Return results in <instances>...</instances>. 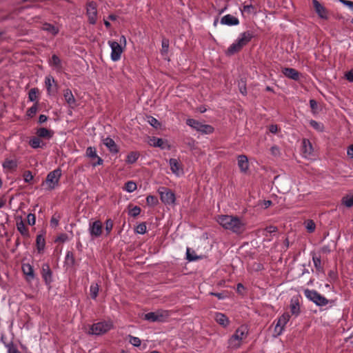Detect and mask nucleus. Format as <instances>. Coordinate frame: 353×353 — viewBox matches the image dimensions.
Returning a JSON list of instances; mask_svg holds the SVG:
<instances>
[{
    "label": "nucleus",
    "instance_id": "f3484780",
    "mask_svg": "<svg viewBox=\"0 0 353 353\" xmlns=\"http://www.w3.org/2000/svg\"><path fill=\"white\" fill-rule=\"evenodd\" d=\"M169 164L170 166V170L173 174L176 176H179L183 173V168L181 165L180 164L179 160L176 159H170L169 160Z\"/></svg>",
    "mask_w": 353,
    "mask_h": 353
},
{
    "label": "nucleus",
    "instance_id": "aec40b11",
    "mask_svg": "<svg viewBox=\"0 0 353 353\" xmlns=\"http://www.w3.org/2000/svg\"><path fill=\"white\" fill-rule=\"evenodd\" d=\"M221 23L229 26H237L239 24V20L231 14H226L221 19Z\"/></svg>",
    "mask_w": 353,
    "mask_h": 353
},
{
    "label": "nucleus",
    "instance_id": "423d86ee",
    "mask_svg": "<svg viewBox=\"0 0 353 353\" xmlns=\"http://www.w3.org/2000/svg\"><path fill=\"white\" fill-rule=\"evenodd\" d=\"M169 316L167 311L157 310L151 312L144 315L143 319L149 322H165Z\"/></svg>",
    "mask_w": 353,
    "mask_h": 353
},
{
    "label": "nucleus",
    "instance_id": "09e8293b",
    "mask_svg": "<svg viewBox=\"0 0 353 353\" xmlns=\"http://www.w3.org/2000/svg\"><path fill=\"white\" fill-rule=\"evenodd\" d=\"M37 110L38 103L37 102L34 103V104L27 110V116L29 117H32L34 115L36 114Z\"/></svg>",
    "mask_w": 353,
    "mask_h": 353
},
{
    "label": "nucleus",
    "instance_id": "a19ab883",
    "mask_svg": "<svg viewBox=\"0 0 353 353\" xmlns=\"http://www.w3.org/2000/svg\"><path fill=\"white\" fill-rule=\"evenodd\" d=\"M239 90L240 92L245 96L247 94V88H246V81L241 79L238 82Z\"/></svg>",
    "mask_w": 353,
    "mask_h": 353
},
{
    "label": "nucleus",
    "instance_id": "c03bdc74",
    "mask_svg": "<svg viewBox=\"0 0 353 353\" xmlns=\"http://www.w3.org/2000/svg\"><path fill=\"white\" fill-rule=\"evenodd\" d=\"M129 343L134 347H139L141 344V341L139 337L128 335Z\"/></svg>",
    "mask_w": 353,
    "mask_h": 353
},
{
    "label": "nucleus",
    "instance_id": "bf43d9fd",
    "mask_svg": "<svg viewBox=\"0 0 353 353\" xmlns=\"http://www.w3.org/2000/svg\"><path fill=\"white\" fill-rule=\"evenodd\" d=\"M303 143L304 147V152L310 154L312 152V145L310 142L308 140L304 139Z\"/></svg>",
    "mask_w": 353,
    "mask_h": 353
},
{
    "label": "nucleus",
    "instance_id": "6e6552de",
    "mask_svg": "<svg viewBox=\"0 0 353 353\" xmlns=\"http://www.w3.org/2000/svg\"><path fill=\"white\" fill-rule=\"evenodd\" d=\"M112 327L110 322L101 321L94 323L90 327V333L95 335H101L106 333Z\"/></svg>",
    "mask_w": 353,
    "mask_h": 353
},
{
    "label": "nucleus",
    "instance_id": "5701e85b",
    "mask_svg": "<svg viewBox=\"0 0 353 353\" xmlns=\"http://www.w3.org/2000/svg\"><path fill=\"white\" fill-rule=\"evenodd\" d=\"M103 142L111 153L117 154L119 152V148L112 139L106 137Z\"/></svg>",
    "mask_w": 353,
    "mask_h": 353
},
{
    "label": "nucleus",
    "instance_id": "473e14b6",
    "mask_svg": "<svg viewBox=\"0 0 353 353\" xmlns=\"http://www.w3.org/2000/svg\"><path fill=\"white\" fill-rule=\"evenodd\" d=\"M342 203L347 208L353 206V194H349L342 198Z\"/></svg>",
    "mask_w": 353,
    "mask_h": 353
},
{
    "label": "nucleus",
    "instance_id": "2eb2a0df",
    "mask_svg": "<svg viewBox=\"0 0 353 353\" xmlns=\"http://www.w3.org/2000/svg\"><path fill=\"white\" fill-rule=\"evenodd\" d=\"M290 312L295 317L298 316L301 313L299 296L296 295L291 298L290 304Z\"/></svg>",
    "mask_w": 353,
    "mask_h": 353
},
{
    "label": "nucleus",
    "instance_id": "20e7f679",
    "mask_svg": "<svg viewBox=\"0 0 353 353\" xmlns=\"http://www.w3.org/2000/svg\"><path fill=\"white\" fill-rule=\"evenodd\" d=\"M305 297L317 306H325L330 301L314 290L305 289L303 292Z\"/></svg>",
    "mask_w": 353,
    "mask_h": 353
},
{
    "label": "nucleus",
    "instance_id": "4be33fe9",
    "mask_svg": "<svg viewBox=\"0 0 353 353\" xmlns=\"http://www.w3.org/2000/svg\"><path fill=\"white\" fill-rule=\"evenodd\" d=\"M49 65L56 69L57 71H61L63 69L62 61L57 54H52L49 59Z\"/></svg>",
    "mask_w": 353,
    "mask_h": 353
},
{
    "label": "nucleus",
    "instance_id": "58836bf2",
    "mask_svg": "<svg viewBox=\"0 0 353 353\" xmlns=\"http://www.w3.org/2000/svg\"><path fill=\"white\" fill-rule=\"evenodd\" d=\"M137 189V184L132 181H129L125 183L124 190L128 192H132Z\"/></svg>",
    "mask_w": 353,
    "mask_h": 353
},
{
    "label": "nucleus",
    "instance_id": "c756f323",
    "mask_svg": "<svg viewBox=\"0 0 353 353\" xmlns=\"http://www.w3.org/2000/svg\"><path fill=\"white\" fill-rule=\"evenodd\" d=\"M140 154L138 152H130L126 157L125 162L128 164L134 163L139 159Z\"/></svg>",
    "mask_w": 353,
    "mask_h": 353
},
{
    "label": "nucleus",
    "instance_id": "69168bd1",
    "mask_svg": "<svg viewBox=\"0 0 353 353\" xmlns=\"http://www.w3.org/2000/svg\"><path fill=\"white\" fill-rule=\"evenodd\" d=\"M339 1L353 11V1L349 0H339Z\"/></svg>",
    "mask_w": 353,
    "mask_h": 353
},
{
    "label": "nucleus",
    "instance_id": "052dcab7",
    "mask_svg": "<svg viewBox=\"0 0 353 353\" xmlns=\"http://www.w3.org/2000/svg\"><path fill=\"white\" fill-rule=\"evenodd\" d=\"M310 106L312 110V112L315 114L317 113L318 105L317 102L314 99L310 100Z\"/></svg>",
    "mask_w": 353,
    "mask_h": 353
},
{
    "label": "nucleus",
    "instance_id": "ea45409f",
    "mask_svg": "<svg viewBox=\"0 0 353 353\" xmlns=\"http://www.w3.org/2000/svg\"><path fill=\"white\" fill-rule=\"evenodd\" d=\"M85 154L90 159H95L96 157H98V155L97 154V150L92 146L87 148Z\"/></svg>",
    "mask_w": 353,
    "mask_h": 353
},
{
    "label": "nucleus",
    "instance_id": "49530a36",
    "mask_svg": "<svg viewBox=\"0 0 353 353\" xmlns=\"http://www.w3.org/2000/svg\"><path fill=\"white\" fill-rule=\"evenodd\" d=\"M114 226V222L111 219H108L105 222V230L106 232V235H108Z\"/></svg>",
    "mask_w": 353,
    "mask_h": 353
},
{
    "label": "nucleus",
    "instance_id": "0eeeda50",
    "mask_svg": "<svg viewBox=\"0 0 353 353\" xmlns=\"http://www.w3.org/2000/svg\"><path fill=\"white\" fill-rule=\"evenodd\" d=\"M186 124L203 134H208L214 132V128L212 125L203 124L194 119H188Z\"/></svg>",
    "mask_w": 353,
    "mask_h": 353
},
{
    "label": "nucleus",
    "instance_id": "c85d7f7f",
    "mask_svg": "<svg viewBox=\"0 0 353 353\" xmlns=\"http://www.w3.org/2000/svg\"><path fill=\"white\" fill-rule=\"evenodd\" d=\"M29 145L34 149L41 148L45 145L38 137H34L30 139Z\"/></svg>",
    "mask_w": 353,
    "mask_h": 353
},
{
    "label": "nucleus",
    "instance_id": "79ce46f5",
    "mask_svg": "<svg viewBox=\"0 0 353 353\" xmlns=\"http://www.w3.org/2000/svg\"><path fill=\"white\" fill-rule=\"evenodd\" d=\"M201 257L196 255L194 251H192V253L190 252V249L189 248H187L186 250V259L189 261H195L199 259Z\"/></svg>",
    "mask_w": 353,
    "mask_h": 353
},
{
    "label": "nucleus",
    "instance_id": "72a5a7b5",
    "mask_svg": "<svg viewBox=\"0 0 353 353\" xmlns=\"http://www.w3.org/2000/svg\"><path fill=\"white\" fill-rule=\"evenodd\" d=\"M4 345L7 348V353H21L12 341L4 343Z\"/></svg>",
    "mask_w": 353,
    "mask_h": 353
},
{
    "label": "nucleus",
    "instance_id": "6e6d98bb",
    "mask_svg": "<svg viewBox=\"0 0 353 353\" xmlns=\"http://www.w3.org/2000/svg\"><path fill=\"white\" fill-rule=\"evenodd\" d=\"M148 122L152 126H153L155 128H158L161 125L159 121L157 119L151 116L148 117Z\"/></svg>",
    "mask_w": 353,
    "mask_h": 353
},
{
    "label": "nucleus",
    "instance_id": "2f4dec72",
    "mask_svg": "<svg viewBox=\"0 0 353 353\" xmlns=\"http://www.w3.org/2000/svg\"><path fill=\"white\" fill-rule=\"evenodd\" d=\"M52 83H54V86L57 87V84L53 77L50 75L46 77L45 84L48 93H50L52 91Z\"/></svg>",
    "mask_w": 353,
    "mask_h": 353
},
{
    "label": "nucleus",
    "instance_id": "b1692460",
    "mask_svg": "<svg viewBox=\"0 0 353 353\" xmlns=\"http://www.w3.org/2000/svg\"><path fill=\"white\" fill-rule=\"evenodd\" d=\"M36 134L39 138L50 139L53 137L54 132L46 128H40L37 130Z\"/></svg>",
    "mask_w": 353,
    "mask_h": 353
},
{
    "label": "nucleus",
    "instance_id": "7c9ffc66",
    "mask_svg": "<svg viewBox=\"0 0 353 353\" xmlns=\"http://www.w3.org/2000/svg\"><path fill=\"white\" fill-rule=\"evenodd\" d=\"M39 90L37 88H33L28 92V99L30 101L38 103V94Z\"/></svg>",
    "mask_w": 353,
    "mask_h": 353
},
{
    "label": "nucleus",
    "instance_id": "ddd939ff",
    "mask_svg": "<svg viewBox=\"0 0 353 353\" xmlns=\"http://www.w3.org/2000/svg\"><path fill=\"white\" fill-rule=\"evenodd\" d=\"M290 319V315L288 312H285L278 319L277 323L274 327V332L277 334V335L282 334L284 330V327L289 321Z\"/></svg>",
    "mask_w": 353,
    "mask_h": 353
},
{
    "label": "nucleus",
    "instance_id": "37998d69",
    "mask_svg": "<svg viewBox=\"0 0 353 353\" xmlns=\"http://www.w3.org/2000/svg\"><path fill=\"white\" fill-rule=\"evenodd\" d=\"M310 125L316 131L323 132L324 129V126L322 123L317 122L315 120H310Z\"/></svg>",
    "mask_w": 353,
    "mask_h": 353
},
{
    "label": "nucleus",
    "instance_id": "3c124183",
    "mask_svg": "<svg viewBox=\"0 0 353 353\" xmlns=\"http://www.w3.org/2000/svg\"><path fill=\"white\" fill-rule=\"evenodd\" d=\"M146 225L145 223L143 222L139 223L136 228V232L140 234H143L146 232Z\"/></svg>",
    "mask_w": 353,
    "mask_h": 353
},
{
    "label": "nucleus",
    "instance_id": "774afa93",
    "mask_svg": "<svg viewBox=\"0 0 353 353\" xmlns=\"http://www.w3.org/2000/svg\"><path fill=\"white\" fill-rule=\"evenodd\" d=\"M345 78L350 82H353V72L352 71L347 72L345 74Z\"/></svg>",
    "mask_w": 353,
    "mask_h": 353
},
{
    "label": "nucleus",
    "instance_id": "a878e982",
    "mask_svg": "<svg viewBox=\"0 0 353 353\" xmlns=\"http://www.w3.org/2000/svg\"><path fill=\"white\" fill-rule=\"evenodd\" d=\"M215 320L216 323L219 325H222L224 327H226L229 323L230 321L225 314L220 312H216L215 314Z\"/></svg>",
    "mask_w": 353,
    "mask_h": 353
},
{
    "label": "nucleus",
    "instance_id": "7ed1b4c3",
    "mask_svg": "<svg viewBox=\"0 0 353 353\" xmlns=\"http://www.w3.org/2000/svg\"><path fill=\"white\" fill-rule=\"evenodd\" d=\"M247 334V328L245 326H241L236 329L228 340V348L234 350L239 348L241 345L243 339L246 337Z\"/></svg>",
    "mask_w": 353,
    "mask_h": 353
},
{
    "label": "nucleus",
    "instance_id": "9b49d317",
    "mask_svg": "<svg viewBox=\"0 0 353 353\" xmlns=\"http://www.w3.org/2000/svg\"><path fill=\"white\" fill-rule=\"evenodd\" d=\"M108 44L111 48V59L113 61H119L123 52L121 46L115 41H109Z\"/></svg>",
    "mask_w": 353,
    "mask_h": 353
},
{
    "label": "nucleus",
    "instance_id": "4d7b16f0",
    "mask_svg": "<svg viewBox=\"0 0 353 353\" xmlns=\"http://www.w3.org/2000/svg\"><path fill=\"white\" fill-rule=\"evenodd\" d=\"M305 227L309 232H313L315 230L316 225L312 220H307Z\"/></svg>",
    "mask_w": 353,
    "mask_h": 353
},
{
    "label": "nucleus",
    "instance_id": "412c9836",
    "mask_svg": "<svg viewBox=\"0 0 353 353\" xmlns=\"http://www.w3.org/2000/svg\"><path fill=\"white\" fill-rule=\"evenodd\" d=\"M283 74L288 78L297 81L299 79V72L292 68H284L282 70Z\"/></svg>",
    "mask_w": 353,
    "mask_h": 353
},
{
    "label": "nucleus",
    "instance_id": "0e129e2a",
    "mask_svg": "<svg viewBox=\"0 0 353 353\" xmlns=\"http://www.w3.org/2000/svg\"><path fill=\"white\" fill-rule=\"evenodd\" d=\"M68 240V235L65 233L59 234L55 239V242L64 243Z\"/></svg>",
    "mask_w": 353,
    "mask_h": 353
},
{
    "label": "nucleus",
    "instance_id": "6ab92c4d",
    "mask_svg": "<svg viewBox=\"0 0 353 353\" xmlns=\"http://www.w3.org/2000/svg\"><path fill=\"white\" fill-rule=\"evenodd\" d=\"M22 271L26 276L27 281H31L35 278L33 267L30 264L23 263L22 265Z\"/></svg>",
    "mask_w": 353,
    "mask_h": 353
},
{
    "label": "nucleus",
    "instance_id": "680f3d73",
    "mask_svg": "<svg viewBox=\"0 0 353 353\" xmlns=\"http://www.w3.org/2000/svg\"><path fill=\"white\" fill-rule=\"evenodd\" d=\"M23 179L26 183H30V181L33 179V175L32 172L29 170H27L23 174Z\"/></svg>",
    "mask_w": 353,
    "mask_h": 353
},
{
    "label": "nucleus",
    "instance_id": "a18cd8bd",
    "mask_svg": "<svg viewBox=\"0 0 353 353\" xmlns=\"http://www.w3.org/2000/svg\"><path fill=\"white\" fill-rule=\"evenodd\" d=\"M146 203L150 206H155L158 203V199L153 195H148L146 197Z\"/></svg>",
    "mask_w": 353,
    "mask_h": 353
},
{
    "label": "nucleus",
    "instance_id": "c9c22d12",
    "mask_svg": "<svg viewBox=\"0 0 353 353\" xmlns=\"http://www.w3.org/2000/svg\"><path fill=\"white\" fill-rule=\"evenodd\" d=\"M3 167L6 169L14 170L17 167V163L14 160L6 159L3 163Z\"/></svg>",
    "mask_w": 353,
    "mask_h": 353
},
{
    "label": "nucleus",
    "instance_id": "4c0bfd02",
    "mask_svg": "<svg viewBox=\"0 0 353 353\" xmlns=\"http://www.w3.org/2000/svg\"><path fill=\"white\" fill-rule=\"evenodd\" d=\"M43 29L47 32L51 33L52 35H56L59 32V29L54 26L50 23H46L44 25Z\"/></svg>",
    "mask_w": 353,
    "mask_h": 353
},
{
    "label": "nucleus",
    "instance_id": "13d9d810",
    "mask_svg": "<svg viewBox=\"0 0 353 353\" xmlns=\"http://www.w3.org/2000/svg\"><path fill=\"white\" fill-rule=\"evenodd\" d=\"M243 12H245L248 14H251V13H256V8L254 6H252V4H250V5H244L243 6Z\"/></svg>",
    "mask_w": 353,
    "mask_h": 353
},
{
    "label": "nucleus",
    "instance_id": "338daca9",
    "mask_svg": "<svg viewBox=\"0 0 353 353\" xmlns=\"http://www.w3.org/2000/svg\"><path fill=\"white\" fill-rule=\"evenodd\" d=\"M65 259L68 261H70L71 264H74L75 262V259L74 258L73 254L72 252L68 251L66 254Z\"/></svg>",
    "mask_w": 353,
    "mask_h": 353
},
{
    "label": "nucleus",
    "instance_id": "4468645a",
    "mask_svg": "<svg viewBox=\"0 0 353 353\" xmlns=\"http://www.w3.org/2000/svg\"><path fill=\"white\" fill-rule=\"evenodd\" d=\"M41 276L47 285H50L52 282V272L48 263H44L41 268Z\"/></svg>",
    "mask_w": 353,
    "mask_h": 353
},
{
    "label": "nucleus",
    "instance_id": "9d476101",
    "mask_svg": "<svg viewBox=\"0 0 353 353\" xmlns=\"http://www.w3.org/2000/svg\"><path fill=\"white\" fill-rule=\"evenodd\" d=\"M86 15L88 16V21L90 24L94 25L97 23V10L95 2L90 1L87 3Z\"/></svg>",
    "mask_w": 353,
    "mask_h": 353
},
{
    "label": "nucleus",
    "instance_id": "e2e57ef3",
    "mask_svg": "<svg viewBox=\"0 0 353 353\" xmlns=\"http://www.w3.org/2000/svg\"><path fill=\"white\" fill-rule=\"evenodd\" d=\"M28 223L30 225H34L36 222V216L34 214L30 213L28 216Z\"/></svg>",
    "mask_w": 353,
    "mask_h": 353
},
{
    "label": "nucleus",
    "instance_id": "8fccbe9b",
    "mask_svg": "<svg viewBox=\"0 0 353 353\" xmlns=\"http://www.w3.org/2000/svg\"><path fill=\"white\" fill-rule=\"evenodd\" d=\"M163 143V141L161 139L153 137L150 139V144L151 145L155 146V147H160L162 148V145Z\"/></svg>",
    "mask_w": 353,
    "mask_h": 353
},
{
    "label": "nucleus",
    "instance_id": "39448f33",
    "mask_svg": "<svg viewBox=\"0 0 353 353\" xmlns=\"http://www.w3.org/2000/svg\"><path fill=\"white\" fill-rule=\"evenodd\" d=\"M61 176V170L59 168L50 172L44 182L48 185V189L50 190H54L59 185Z\"/></svg>",
    "mask_w": 353,
    "mask_h": 353
},
{
    "label": "nucleus",
    "instance_id": "1a4fd4ad",
    "mask_svg": "<svg viewBox=\"0 0 353 353\" xmlns=\"http://www.w3.org/2000/svg\"><path fill=\"white\" fill-rule=\"evenodd\" d=\"M161 201L165 205H172L175 201V194L168 188L161 187L158 190Z\"/></svg>",
    "mask_w": 353,
    "mask_h": 353
},
{
    "label": "nucleus",
    "instance_id": "393cba45",
    "mask_svg": "<svg viewBox=\"0 0 353 353\" xmlns=\"http://www.w3.org/2000/svg\"><path fill=\"white\" fill-rule=\"evenodd\" d=\"M19 219L20 220L17 221V230L23 236L28 238L30 236L28 228L26 226L21 217H20Z\"/></svg>",
    "mask_w": 353,
    "mask_h": 353
},
{
    "label": "nucleus",
    "instance_id": "a211bd4d",
    "mask_svg": "<svg viewBox=\"0 0 353 353\" xmlns=\"http://www.w3.org/2000/svg\"><path fill=\"white\" fill-rule=\"evenodd\" d=\"M238 166L241 172L245 173L249 169V162L248 157L244 154L239 155L237 157Z\"/></svg>",
    "mask_w": 353,
    "mask_h": 353
},
{
    "label": "nucleus",
    "instance_id": "f03ea898",
    "mask_svg": "<svg viewBox=\"0 0 353 353\" xmlns=\"http://www.w3.org/2000/svg\"><path fill=\"white\" fill-rule=\"evenodd\" d=\"M253 37L254 34L252 31L248 30L241 33L238 39L227 49L226 54L231 56L239 52L244 46L248 44Z\"/></svg>",
    "mask_w": 353,
    "mask_h": 353
},
{
    "label": "nucleus",
    "instance_id": "f8f14e48",
    "mask_svg": "<svg viewBox=\"0 0 353 353\" xmlns=\"http://www.w3.org/2000/svg\"><path fill=\"white\" fill-rule=\"evenodd\" d=\"M88 230L92 238L99 237L103 231L102 223L99 220L90 223Z\"/></svg>",
    "mask_w": 353,
    "mask_h": 353
},
{
    "label": "nucleus",
    "instance_id": "864d4df0",
    "mask_svg": "<svg viewBox=\"0 0 353 353\" xmlns=\"http://www.w3.org/2000/svg\"><path fill=\"white\" fill-rule=\"evenodd\" d=\"M60 216H56V214L53 215L50 219V225L52 228H56L59 225Z\"/></svg>",
    "mask_w": 353,
    "mask_h": 353
},
{
    "label": "nucleus",
    "instance_id": "bb28decb",
    "mask_svg": "<svg viewBox=\"0 0 353 353\" xmlns=\"http://www.w3.org/2000/svg\"><path fill=\"white\" fill-rule=\"evenodd\" d=\"M64 99L66 103L70 106L73 107L76 104V100L70 89H66L64 91Z\"/></svg>",
    "mask_w": 353,
    "mask_h": 353
},
{
    "label": "nucleus",
    "instance_id": "f257e3e1",
    "mask_svg": "<svg viewBox=\"0 0 353 353\" xmlns=\"http://www.w3.org/2000/svg\"><path fill=\"white\" fill-rule=\"evenodd\" d=\"M216 221L223 228L238 234H242L245 230V223L238 216L220 215Z\"/></svg>",
    "mask_w": 353,
    "mask_h": 353
},
{
    "label": "nucleus",
    "instance_id": "cd10ccee",
    "mask_svg": "<svg viewBox=\"0 0 353 353\" xmlns=\"http://www.w3.org/2000/svg\"><path fill=\"white\" fill-rule=\"evenodd\" d=\"M36 245L39 252H41L43 251L46 246V240L43 234H40L37 236Z\"/></svg>",
    "mask_w": 353,
    "mask_h": 353
},
{
    "label": "nucleus",
    "instance_id": "dca6fc26",
    "mask_svg": "<svg viewBox=\"0 0 353 353\" xmlns=\"http://www.w3.org/2000/svg\"><path fill=\"white\" fill-rule=\"evenodd\" d=\"M313 7L318 16L323 19H327V11L326 8L317 0L312 1Z\"/></svg>",
    "mask_w": 353,
    "mask_h": 353
},
{
    "label": "nucleus",
    "instance_id": "5fc2aeb1",
    "mask_svg": "<svg viewBox=\"0 0 353 353\" xmlns=\"http://www.w3.org/2000/svg\"><path fill=\"white\" fill-rule=\"evenodd\" d=\"M141 213V208L138 206L133 207L130 211H129V215H130L132 217H136L138 215H139Z\"/></svg>",
    "mask_w": 353,
    "mask_h": 353
},
{
    "label": "nucleus",
    "instance_id": "f704fd0d",
    "mask_svg": "<svg viewBox=\"0 0 353 353\" xmlns=\"http://www.w3.org/2000/svg\"><path fill=\"white\" fill-rule=\"evenodd\" d=\"M169 45H170L169 39L167 38H163V39L161 41V53L163 56L168 54Z\"/></svg>",
    "mask_w": 353,
    "mask_h": 353
},
{
    "label": "nucleus",
    "instance_id": "603ef678",
    "mask_svg": "<svg viewBox=\"0 0 353 353\" xmlns=\"http://www.w3.org/2000/svg\"><path fill=\"white\" fill-rule=\"evenodd\" d=\"M312 261H313L314 265L315 268L316 269V270L321 271L322 270L321 258L317 257V256H313Z\"/></svg>",
    "mask_w": 353,
    "mask_h": 353
},
{
    "label": "nucleus",
    "instance_id": "e433bc0d",
    "mask_svg": "<svg viewBox=\"0 0 353 353\" xmlns=\"http://www.w3.org/2000/svg\"><path fill=\"white\" fill-rule=\"evenodd\" d=\"M99 285L97 283H92L90 287V296L92 299H96L99 293Z\"/></svg>",
    "mask_w": 353,
    "mask_h": 353
},
{
    "label": "nucleus",
    "instance_id": "de8ad7c7",
    "mask_svg": "<svg viewBox=\"0 0 353 353\" xmlns=\"http://www.w3.org/2000/svg\"><path fill=\"white\" fill-rule=\"evenodd\" d=\"M278 230L277 227L274 225H270L263 230V235L268 236V234L275 233Z\"/></svg>",
    "mask_w": 353,
    "mask_h": 353
}]
</instances>
